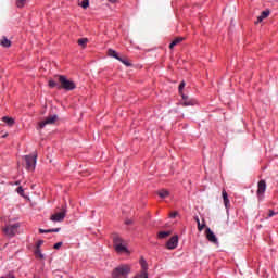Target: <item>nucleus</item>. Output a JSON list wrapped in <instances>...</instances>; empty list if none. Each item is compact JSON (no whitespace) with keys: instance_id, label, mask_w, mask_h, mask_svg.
I'll list each match as a JSON object with an SVG mask.
<instances>
[{"instance_id":"obj_1","label":"nucleus","mask_w":278,"mask_h":278,"mask_svg":"<svg viewBox=\"0 0 278 278\" xmlns=\"http://www.w3.org/2000/svg\"><path fill=\"white\" fill-rule=\"evenodd\" d=\"M129 275H131V265L119 264L113 268L111 278H129Z\"/></svg>"},{"instance_id":"obj_2","label":"nucleus","mask_w":278,"mask_h":278,"mask_svg":"<svg viewBox=\"0 0 278 278\" xmlns=\"http://www.w3.org/2000/svg\"><path fill=\"white\" fill-rule=\"evenodd\" d=\"M59 81L61 85L58 86V90L63 89L70 92L71 90H75V88H77V85L75 84V81L68 80V78H66V76L64 75H59Z\"/></svg>"},{"instance_id":"obj_3","label":"nucleus","mask_w":278,"mask_h":278,"mask_svg":"<svg viewBox=\"0 0 278 278\" xmlns=\"http://www.w3.org/2000/svg\"><path fill=\"white\" fill-rule=\"evenodd\" d=\"M38 160V153L30 154V155H25L24 161H25V168L26 170L34 173L36 170V162Z\"/></svg>"},{"instance_id":"obj_4","label":"nucleus","mask_w":278,"mask_h":278,"mask_svg":"<svg viewBox=\"0 0 278 278\" xmlns=\"http://www.w3.org/2000/svg\"><path fill=\"white\" fill-rule=\"evenodd\" d=\"M123 238L118 236L117 233L113 235V247L116 251V253H129V250L123 245Z\"/></svg>"},{"instance_id":"obj_5","label":"nucleus","mask_w":278,"mask_h":278,"mask_svg":"<svg viewBox=\"0 0 278 278\" xmlns=\"http://www.w3.org/2000/svg\"><path fill=\"white\" fill-rule=\"evenodd\" d=\"M18 227H21V224L15 223L13 225H7L2 231L4 235L8 236V238H14V236H16V233H18Z\"/></svg>"},{"instance_id":"obj_6","label":"nucleus","mask_w":278,"mask_h":278,"mask_svg":"<svg viewBox=\"0 0 278 278\" xmlns=\"http://www.w3.org/2000/svg\"><path fill=\"white\" fill-rule=\"evenodd\" d=\"M266 192V180L262 179L257 182L256 195L258 201L264 200V193Z\"/></svg>"},{"instance_id":"obj_7","label":"nucleus","mask_w":278,"mask_h":278,"mask_svg":"<svg viewBox=\"0 0 278 278\" xmlns=\"http://www.w3.org/2000/svg\"><path fill=\"white\" fill-rule=\"evenodd\" d=\"M55 121H58V115L47 117L45 121L39 123V129H45L47 125H54Z\"/></svg>"},{"instance_id":"obj_8","label":"nucleus","mask_w":278,"mask_h":278,"mask_svg":"<svg viewBox=\"0 0 278 278\" xmlns=\"http://www.w3.org/2000/svg\"><path fill=\"white\" fill-rule=\"evenodd\" d=\"M179 244V236H173L167 242H166V249L169 251H173L176 247Z\"/></svg>"},{"instance_id":"obj_9","label":"nucleus","mask_w":278,"mask_h":278,"mask_svg":"<svg viewBox=\"0 0 278 278\" xmlns=\"http://www.w3.org/2000/svg\"><path fill=\"white\" fill-rule=\"evenodd\" d=\"M64 218H66L65 210L50 216V220H52L53 223H62Z\"/></svg>"},{"instance_id":"obj_10","label":"nucleus","mask_w":278,"mask_h":278,"mask_svg":"<svg viewBox=\"0 0 278 278\" xmlns=\"http://www.w3.org/2000/svg\"><path fill=\"white\" fill-rule=\"evenodd\" d=\"M205 236L208 242H212L213 244H218V238H216V235L214 233V231H212V229L206 228Z\"/></svg>"},{"instance_id":"obj_11","label":"nucleus","mask_w":278,"mask_h":278,"mask_svg":"<svg viewBox=\"0 0 278 278\" xmlns=\"http://www.w3.org/2000/svg\"><path fill=\"white\" fill-rule=\"evenodd\" d=\"M140 266H141V270L139 271L141 274V277H149V264L147 263V261L144 258L140 260Z\"/></svg>"},{"instance_id":"obj_12","label":"nucleus","mask_w":278,"mask_h":278,"mask_svg":"<svg viewBox=\"0 0 278 278\" xmlns=\"http://www.w3.org/2000/svg\"><path fill=\"white\" fill-rule=\"evenodd\" d=\"M181 97H182L181 105H184V108H188V105H197L198 103L195 99H190L186 94H182Z\"/></svg>"},{"instance_id":"obj_13","label":"nucleus","mask_w":278,"mask_h":278,"mask_svg":"<svg viewBox=\"0 0 278 278\" xmlns=\"http://www.w3.org/2000/svg\"><path fill=\"white\" fill-rule=\"evenodd\" d=\"M222 197L224 199L226 210H229V207H231V203L229 202V194L227 193V190L223 189Z\"/></svg>"},{"instance_id":"obj_14","label":"nucleus","mask_w":278,"mask_h":278,"mask_svg":"<svg viewBox=\"0 0 278 278\" xmlns=\"http://www.w3.org/2000/svg\"><path fill=\"white\" fill-rule=\"evenodd\" d=\"M0 45L4 49H10L12 47V41L10 39H8V37H2Z\"/></svg>"},{"instance_id":"obj_15","label":"nucleus","mask_w":278,"mask_h":278,"mask_svg":"<svg viewBox=\"0 0 278 278\" xmlns=\"http://www.w3.org/2000/svg\"><path fill=\"white\" fill-rule=\"evenodd\" d=\"M185 38L184 37H177L175 38L170 45H169V49L173 50L175 49V47H177V45H180V42H184Z\"/></svg>"},{"instance_id":"obj_16","label":"nucleus","mask_w":278,"mask_h":278,"mask_svg":"<svg viewBox=\"0 0 278 278\" xmlns=\"http://www.w3.org/2000/svg\"><path fill=\"white\" fill-rule=\"evenodd\" d=\"M156 194L160 197V199H166L170 197V191L166 189H161L156 192Z\"/></svg>"},{"instance_id":"obj_17","label":"nucleus","mask_w":278,"mask_h":278,"mask_svg":"<svg viewBox=\"0 0 278 278\" xmlns=\"http://www.w3.org/2000/svg\"><path fill=\"white\" fill-rule=\"evenodd\" d=\"M62 228H52V229H39V233H59V231H61Z\"/></svg>"},{"instance_id":"obj_18","label":"nucleus","mask_w":278,"mask_h":278,"mask_svg":"<svg viewBox=\"0 0 278 278\" xmlns=\"http://www.w3.org/2000/svg\"><path fill=\"white\" fill-rule=\"evenodd\" d=\"M173 232L170 230L167 231H160L157 232V238L159 240H164L166 238H168V236H170Z\"/></svg>"},{"instance_id":"obj_19","label":"nucleus","mask_w":278,"mask_h":278,"mask_svg":"<svg viewBox=\"0 0 278 278\" xmlns=\"http://www.w3.org/2000/svg\"><path fill=\"white\" fill-rule=\"evenodd\" d=\"M108 55H109V58H114L115 60H119V58H121L118 52H116V50H114V49H109Z\"/></svg>"},{"instance_id":"obj_20","label":"nucleus","mask_w":278,"mask_h":278,"mask_svg":"<svg viewBox=\"0 0 278 278\" xmlns=\"http://www.w3.org/2000/svg\"><path fill=\"white\" fill-rule=\"evenodd\" d=\"M2 122L5 123L9 127H13L14 125V118L4 116L2 117Z\"/></svg>"},{"instance_id":"obj_21","label":"nucleus","mask_w":278,"mask_h":278,"mask_svg":"<svg viewBox=\"0 0 278 278\" xmlns=\"http://www.w3.org/2000/svg\"><path fill=\"white\" fill-rule=\"evenodd\" d=\"M78 45L83 49H86V47L88 46V38H80V39H78Z\"/></svg>"},{"instance_id":"obj_22","label":"nucleus","mask_w":278,"mask_h":278,"mask_svg":"<svg viewBox=\"0 0 278 278\" xmlns=\"http://www.w3.org/2000/svg\"><path fill=\"white\" fill-rule=\"evenodd\" d=\"M27 3V0H16L15 5L16 8L23 9L25 8V4Z\"/></svg>"},{"instance_id":"obj_23","label":"nucleus","mask_w":278,"mask_h":278,"mask_svg":"<svg viewBox=\"0 0 278 278\" xmlns=\"http://www.w3.org/2000/svg\"><path fill=\"white\" fill-rule=\"evenodd\" d=\"M118 62H122V64H124L125 66H131V64L129 63V60L125 56H119V59H117Z\"/></svg>"},{"instance_id":"obj_24","label":"nucleus","mask_w":278,"mask_h":278,"mask_svg":"<svg viewBox=\"0 0 278 278\" xmlns=\"http://www.w3.org/2000/svg\"><path fill=\"white\" fill-rule=\"evenodd\" d=\"M35 255L36 257H38L39 260H45V254H42V251L40 249H36L35 250Z\"/></svg>"},{"instance_id":"obj_25","label":"nucleus","mask_w":278,"mask_h":278,"mask_svg":"<svg viewBox=\"0 0 278 278\" xmlns=\"http://www.w3.org/2000/svg\"><path fill=\"white\" fill-rule=\"evenodd\" d=\"M184 88H186V81H181L180 84H179V87H178V92H179V94L182 97V94H184Z\"/></svg>"},{"instance_id":"obj_26","label":"nucleus","mask_w":278,"mask_h":278,"mask_svg":"<svg viewBox=\"0 0 278 278\" xmlns=\"http://www.w3.org/2000/svg\"><path fill=\"white\" fill-rule=\"evenodd\" d=\"M261 16L263 20L268 18V16H270V11L269 10L262 11Z\"/></svg>"},{"instance_id":"obj_27","label":"nucleus","mask_w":278,"mask_h":278,"mask_svg":"<svg viewBox=\"0 0 278 278\" xmlns=\"http://www.w3.org/2000/svg\"><path fill=\"white\" fill-rule=\"evenodd\" d=\"M0 278H16V275H14V271H9L7 275L1 276Z\"/></svg>"},{"instance_id":"obj_28","label":"nucleus","mask_w":278,"mask_h":278,"mask_svg":"<svg viewBox=\"0 0 278 278\" xmlns=\"http://www.w3.org/2000/svg\"><path fill=\"white\" fill-rule=\"evenodd\" d=\"M48 86H49V88H58V86H60V85L56 84L55 80H49Z\"/></svg>"},{"instance_id":"obj_29","label":"nucleus","mask_w":278,"mask_h":278,"mask_svg":"<svg viewBox=\"0 0 278 278\" xmlns=\"http://www.w3.org/2000/svg\"><path fill=\"white\" fill-rule=\"evenodd\" d=\"M81 8H84V10H86V8H88V5H90L89 0H83L80 3Z\"/></svg>"},{"instance_id":"obj_30","label":"nucleus","mask_w":278,"mask_h":278,"mask_svg":"<svg viewBox=\"0 0 278 278\" xmlns=\"http://www.w3.org/2000/svg\"><path fill=\"white\" fill-rule=\"evenodd\" d=\"M16 192H17V194H20L21 197H24V195H25V190L23 189V187H18V188L16 189Z\"/></svg>"},{"instance_id":"obj_31","label":"nucleus","mask_w":278,"mask_h":278,"mask_svg":"<svg viewBox=\"0 0 278 278\" xmlns=\"http://www.w3.org/2000/svg\"><path fill=\"white\" fill-rule=\"evenodd\" d=\"M203 224H198V230L201 231L202 229H205V219H202Z\"/></svg>"},{"instance_id":"obj_32","label":"nucleus","mask_w":278,"mask_h":278,"mask_svg":"<svg viewBox=\"0 0 278 278\" xmlns=\"http://www.w3.org/2000/svg\"><path fill=\"white\" fill-rule=\"evenodd\" d=\"M273 216H277V212H274L273 210H269L267 218H273Z\"/></svg>"},{"instance_id":"obj_33","label":"nucleus","mask_w":278,"mask_h":278,"mask_svg":"<svg viewBox=\"0 0 278 278\" xmlns=\"http://www.w3.org/2000/svg\"><path fill=\"white\" fill-rule=\"evenodd\" d=\"M42 244H45V241H43V240L37 241V243H36V249H40V248L42 247Z\"/></svg>"},{"instance_id":"obj_34","label":"nucleus","mask_w":278,"mask_h":278,"mask_svg":"<svg viewBox=\"0 0 278 278\" xmlns=\"http://www.w3.org/2000/svg\"><path fill=\"white\" fill-rule=\"evenodd\" d=\"M62 244H63L62 241H60L53 245V249L58 250L60 249V247H62Z\"/></svg>"},{"instance_id":"obj_35","label":"nucleus","mask_w":278,"mask_h":278,"mask_svg":"<svg viewBox=\"0 0 278 278\" xmlns=\"http://www.w3.org/2000/svg\"><path fill=\"white\" fill-rule=\"evenodd\" d=\"M125 225H134V219H126Z\"/></svg>"},{"instance_id":"obj_36","label":"nucleus","mask_w":278,"mask_h":278,"mask_svg":"<svg viewBox=\"0 0 278 278\" xmlns=\"http://www.w3.org/2000/svg\"><path fill=\"white\" fill-rule=\"evenodd\" d=\"M169 217H170V218H177V212L170 213V214H169Z\"/></svg>"},{"instance_id":"obj_37","label":"nucleus","mask_w":278,"mask_h":278,"mask_svg":"<svg viewBox=\"0 0 278 278\" xmlns=\"http://www.w3.org/2000/svg\"><path fill=\"white\" fill-rule=\"evenodd\" d=\"M262 21H264V17H262V15H260L258 17H257V21L255 22L256 24L257 23H262Z\"/></svg>"},{"instance_id":"obj_38","label":"nucleus","mask_w":278,"mask_h":278,"mask_svg":"<svg viewBox=\"0 0 278 278\" xmlns=\"http://www.w3.org/2000/svg\"><path fill=\"white\" fill-rule=\"evenodd\" d=\"M194 220H195L197 225H199L201 223V219H199V216H194Z\"/></svg>"},{"instance_id":"obj_39","label":"nucleus","mask_w":278,"mask_h":278,"mask_svg":"<svg viewBox=\"0 0 278 278\" xmlns=\"http://www.w3.org/2000/svg\"><path fill=\"white\" fill-rule=\"evenodd\" d=\"M142 274H137L134 278H146L144 276H141Z\"/></svg>"},{"instance_id":"obj_40","label":"nucleus","mask_w":278,"mask_h":278,"mask_svg":"<svg viewBox=\"0 0 278 278\" xmlns=\"http://www.w3.org/2000/svg\"><path fill=\"white\" fill-rule=\"evenodd\" d=\"M109 3H118V0H108Z\"/></svg>"},{"instance_id":"obj_41","label":"nucleus","mask_w":278,"mask_h":278,"mask_svg":"<svg viewBox=\"0 0 278 278\" xmlns=\"http://www.w3.org/2000/svg\"><path fill=\"white\" fill-rule=\"evenodd\" d=\"M15 184H16V186H18V184H21V182L17 181V182H15Z\"/></svg>"}]
</instances>
